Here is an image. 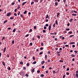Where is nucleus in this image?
<instances>
[{"mask_svg": "<svg viewBox=\"0 0 78 78\" xmlns=\"http://www.w3.org/2000/svg\"><path fill=\"white\" fill-rule=\"evenodd\" d=\"M2 64H3V66H5V63L3 62H2Z\"/></svg>", "mask_w": 78, "mask_h": 78, "instance_id": "obj_16", "label": "nucleus"}, {"mask_svg": "<svg viewBox=\"0 0 78 78\" xmlns=\"http://www.w3.org/2000/svg\"><path fill=\"white\" fill-rule=\"evenodd\" d=\"M44 63H45V62H44V61H43L41 62V64H44Z\"/></svg>", "mask_w": 78, "mask_h": 78, "instance_id": "obj_6", "label": "nucleus"}, {"mask_svg": "<svg viewBox=\"0 0 78 78\" xmlns=\"http://www.w3.org/2000/svg\"><path fill=\"white\" fill-rule=\"evenodd\" d=\"M76 76H77V77H78V73H76Z\"/></svg>", "mask_w": 78, "mask_h": 78, "instance_id": "obj_59", "label": "nucleus"}, {"mask_svg": "<svg viewBox=\"0 0 78 78\" xmlns=\"http://www.w3.org/2000/svg\"><path fill=\"white\" fill-rule=\"evenodd\" d=\"M6 47H5L4 49V53H5V51L6 50Z\"/></svg>", "mask_w": 78, "mask_h": 78, "instance_id": "obj_11", "label": "nucleus"}, {"mask_svg": "<svg viewBox=\"0 0 78 78\" xmlns=\"http://www.w3.org/2000/svg\"><path fill=\"white\" fill-rule=\"evenodd\" d=\"M17 9H15L14 12H16V11H17Z\"/></svg>", "mask_w": 78, "mask_h": 78, "instance_id": "obj_47", "label": "nucleus"}, {"mask_svg": "<svg viewBox=\"0 0 78 78\" xmlns=\"http://www.w3.org/2000/svg\"><path fill=\"white\" fill-rule=\"evenodd\" d=\"M50 30H51V25H50L49 27V30L50 31Z\"/></svg>", "mask_w": 78, "mask_h": 78, "instance_id": "obj_5", "label": "nucleus"}, {"mask_svg": "<svg viewBox=\"0 0 78 78\" xmlns=\"http://www.w3.org/2000/svg\"><path fill=\"white\" fill-rule=\"evenodd\" d=\"M69 70V68H67V69H66L67 71H68Z\"/></svg>", "mask_w": 78, "mask_h": 78, "instance_id": "obj_41", "label": "nucleus"}, {"mask_svg": "<svg viewBox=\"0 0 78 78\" xmlns=\"http://www.w3.org/2000/svg\"><path fill=\"white\" fill-rule=\"evenodd\" d=\"M8 21V20H6L4 21V23H6V22Z\"/></svg>", "mask_w": 78, "mask_h": 78, "instance_id": "obj_25", "label": "nucleus"}, {"mask_svg": "<svg viewBox=\"0 0 78 78\" xmlns=\"http://www.w3.org/2000/svg\"><path fill=\"white\" fill-rule=\"evenodd\" d=\"M33 59L34 60H35V57H33Z\"/></svg>", "mask_w": 78, "mask_h": 78, "instance_id": "obj_52", "label": "nucleus"}, {"mask_svg": "<svg viewBox=\"0 0 78 78\" xmlns=\"http://www.w3.org/2000/svg\"><path fill=\"white\" fill-rule=\"evenodd\" d=\"M46 73H48V70H47L46 72H45Z\"/></svg>", "mask_w": 78, "mask_h": 78, "instance_id": "obj_62", "label": "nucleus"}, {"mask_svg": "<svg viewBox=\"0 0 78 78\" xmlns=\"http://www.w3.org/2000/svg\"><path fill=\"white\" fill-rule=\"evenodd\" d=\"M32 31H33V30H32V29H30V30H29V32H32Z\"/></svg>", "mask_w": 78, "mask_h": 78, "instance_id": "obj_28", "label": "nucleus"}, {"mask_svg": "<svg viewBox=\"0 0 78 78\" xmlns=\"http://www.w3.org/2000/svg\"><path fill=\"white\" fill-rule=\"evenodd\" d=\"M34 2H32L31 3V5H33V4H34Z\"/></svg>", "mask_w": 78, "mask_h": 78, "instance_id": "obj_30", "label": "nucleus"}, {"mask_svg": "<svg viewBox=\"0 0 78 78\" xmlns=\"http://www.w3.org/2000/svg\"><path fill=\"white\" fill-rule=\"evenodd\" d=\"M71 13H73L74 12V10H72L71 11Z\"/></svg>", "mask_w": 78, "mask_h": 78, "instance_id": "obj_37", "label": "nucleus"}, {"mask_svg": "<svg viewBox=\"0 0 78 78\" xmlns=\"http://www.w3.org/2000/svg\"><path fill=\"white\" fill-rule=\"evenodd\" d=\"M45 26H46V27H48V24H45Z\"/></svg>", "mask_w": 78, "mask_h": 78, "instance_id": "obj_45", "label": "nucleus"}, {"mask_svg": "<svg viewBox=\"0 0 78 78\" xmlns=\"http://www.w3.org/2000/svg\"><path fill=\"white\" fill-rule=\"evenodd\" d=\"M8 70H11V68L10 67H9Z\"/></svg>", "mask_w": 78, "mask_h": 78, "instance_id": "obj_51", "label": "nucleus"}, {"mask_svg": "<svg viewBox=\"0 0 78 78\" xmlns=\"http://www.w3.org/2000/svg\"><path fill=\"white\" fill-rule=\"evenodd\" d=\"M68 33L69 34H72L73 33L72 32H69Z\"/></svg>", "mask_w": 78, "mask_h": 78, "instance_id": "obj_24", "label": "nucleus"}, {"mask_svg": "<svg viewBox=\"0 0 78 78\" xmlns=\"http://www.w3.org/2000/svg\"><path fill=\"white\" fill-rule=\"evenodd\" d=\"M30 45H33V43L32 42H31L30 43Z\"/></svg>", "mask_w": 78, "mask_h": 78, "instance_id": "obj_33", "label": "nucleus"}, {"mask_svg": "<svg viewBox=\"0 0 78 78\" xmlns=\"http://www.w3.org/2000/svg\"><path fill=\"white\" fill-rule=\"evenodd\" d=\"M48 15L47 14L46 15V19H48Z\"/></svg>", "mask_w": 78, "mask_h": 78, "instance_id": "obj_14", "label": "nucleus"}, {"mask_svg": "<svg viewBox=\"0 0 78 78\" xmlns=\"http://www.w3.org/2000/svg\"><path fill=\"white\" fill-rule=\"evenodd\" d=\"M20 16L21 17H23V16L22 14H20Z\"/></svg>", "mask_w": 78, "mask_h": 78, "instance_id": "obj_48", "label": "nucleus"}, {"mask_svg": "<svg viewBox=\"0 0 78 78\" xmlns=\"http://www.w3.org/2000/svg\"><path fill=\"white\" fill-rule=\"evenodd\" d=\"M34 2H38V0H33Z\"/></svg>", "mask_w": 78, "mask_h": 78, "instance_id": "obj_13", "label": "nucleus"}, {"mask_svg": "<svg viewBox=\"0 0 78 78\" xmlns=\"http://www.w3.org/2000/svg\"><path fill=\"white\" fill-rule=\"evenodd\" d=\"M73 20V19H71L70 20L69 22H72Z\"/></svg>", "mask_w": 78, "mask_h": 78, "instance_id": "obj_21", "label": "nucleus"}, {"mask_svg": "<svg viewBox=\"0 0 78 78\" xmlns=\"http://www.w3.org/2000/svg\"><path fill=\"white\" fill-rule=\"evenodd\" d=\"M42 69H44V68H45V66H42Z\"/></svg>", "mask_w": 78, "mask_h": 78, "instance_id": "obj_57", "label": "nucleus"}, {"mask_svg": "<svg viewBox=\"0 0 78 78\" xmlns=\"http://www.w3.org/2000/svg\"><path fill=\"white\" fill-rule=\"evenodd\" d=\"M5 37H3L2 39V41H3V39H5Z\"/></svg>", "mask_w": 78, "mask_h": 78, "instance_id": "obj_40", "label": "nucleus"}, {"mask_svg": "<svg viewBox=\"0 0 78 78\" xmlns=\"http://www.w3.org/2000/svg\"><path fill=\"white\" fill-rule=\"evenodd\" d=\"M20 64H23V62H20Z\"/></svg>", "mask_w": 78, "mask_h": 78, "instance_id": "obj_31", "label": "nucleus"}, {"mask_svg": "<svg viewBox=\"0 0 78 78\" xmlns=\"http://www.w3.org/2000/svg\"><path fill=\"white\" fill-rule=\"evenodd\" d=\"M41 46H43V45H44V43H43L42 42L41 43Z\"/></svg>", "mask_w": 78, "mask_h": 78, "instance_id": "obj_46", "label": "nucleus"}, {"mask_svg": "<svg viewBox=\"0 0 78 78\" xmlns=\"http://www.w3.org/2000/svg\"><path fill=\"white\" fill-rule=\"evenodd\" d=\"M29 36V34H27V35H26L25 37H28Z\"/></svg>", "mask_w": 78, "mask_h": 78, "instance_id": "obj_38", "label": "nucleus"}, {"mask_svg": "<svg viewBox=\"0 0 78 78\" xmlns=\"http://www.w3.org/2000/svg\"><path fill=\"white\" fill-rule=\"evenodd\" d=\"M27 2H23L22 4V6H24V5H25V4H26V3H27Z\"/></svg>", "mask_w": 78, "mask_h": 78, "instance_id": "obj_2", "label": "nucleus"}, {"mask_svg": "<svg viewBox=\"0 0 78 78\" xmlns=\"http://www.w3.org/2000/svg\"><path fill=\"white\" fill-rule=\"evenodd\" d=\"M16 29H13V33H15V31H16Z\"/></svg>", "mask_w": 78, "mask_h": 78, "instance_id": "obj_9", "label": "nucleus"}, {"mask_svg": "<svg viewBox=\"0 0 78 78\" xmlns=\"http://www.w3.org/2000/svg\"><path fill=\"white\" fill-rule=\"evenodd\" d=\"M12 44H14V41L13 40L12 41Z\"/></svg>", "mask_w": 78, "mask_h": 78, "instance_id": "obj_42", "label": "nucleus"}, {"mask_svg": "<svg viewBox=\"0 0 78 78\" xmlns=\"http://www.w3.org/2000/svg\"><path fill=\"white\" fill-rule=\"evenodd\" d=\"M75 42H72L70 43V44H75Z\"/></svg>", "mask_w": 78, "mask_h": 78, "instance_id": "obj_7", "label": "nucleus"}, {"mask_svg": "<svg viewBox=\"0 0 78 78\" xmlns=\"http://www.w3.org/2000/svg\"><path fill=\"white\" fill-rule=\"evenodd\" d=\"M71 56H72V57H73V58H74V57H75V55H74L72 54L71 55Z\"/></svg>", "mask_w": 78, "mask_h": 78, "instance_id": "obj_10", "label": "nucleus"}, {"mask_svg": "<svg viewBox=\"0 0 78 78\" xmlns=\"http://www.w3.org/2000/svg\"><path fill=\"white\" fill-rule=\"evenodd\" d=\"M32 72H34V69H32Z\"/></svg>", "mask_w": 78, "mask_h": 78, "instance_id": "obj_23", "label": "nucleus"}, {"mask_svg": "<svg viewBox=\"0 0 78 78\" xmlns=\"http://www.w3.org/2000/svg\"><path fill=\"white\" fill-rule=\"evenodd\" d=\"M13 19H14V17H10V19L11 20Z\"/></svg>", "mask_w": 78, "mask_h": 78, "instance_id": "obj_39", "label": "nucleus"}, {"mask_svg": "<svg viewBox=\"0 0 78 78\" xmlns=\"http://www.w3.org/2000/svg\"><path fill=\"white\" fill-rule=\"evenodd\" d=\"M37 37L38 39H40V36L39 35H38L37 36Z\"/></svg>", "mask_w": 78, "mask_h": 78, "instance_id": "obj_54", "label": "nucleus"}, {"mask_svg": "<svg viewBox=\"0 0 78 78\" xmlns=\"http://www.w3.org/2000/svg\"><path fill=\"white\" fill-rule=\"evenodd\" d=\"M37 73H40V70H38L37 71Z\"/></svg>", "mask_w": 78, "mask_h": 78, "instance_id": "obj_60", "label": "nucleus"}, {"mask_svg": "<svg viewBox=\"0 0 78 78\" xmlns=\"http://www.w3.org/2000/svg\"><path fill=\"white\" fill-rule=\"evenodd\" d=\"M23 69L24 70H25L26 69V68L25 67H23Z\"/></svg>", "mask_w": 78, "mask_h": 78, "instance_id": "obj_61", "label": "nucleus"}, {"mask_svg": "<svg viewBox=\"0 0 78 78\" xmlns=\"http://www.w3.org/2000/svg\"><path fill=\"white\" fill-rule=\"evenodd\" d=\"M34 29H36V26H34Z\"/></svg>", "mask_w": 78, "mask_h": 78, "instance_id": "obj_53", "label": "nucleus"}, {"mask_svg": "<svg viewBox=\"0 0 78 78\" xmlns=\"http://www.w3.org/2000/svg\"><path fill=\"white\" fill-rule=\"evenodd\" d=\"M66 31H69V30H70V29L69 28H66Z\"/></svg>", "mask_w": 78, "mask_h": 78, "instance_id": "obj_17", "label": "nucleus"}, {"mask_svg": "<svg viewBox=\"0 0 78 78\" xmlns=\"http://www.w3.org/2000/svg\"><path fill=\"white\" fill-rule=\"evenodd\" d=\"M60 55H61L60 54H58V56H60Z\"/></svg>", "mask_w": 78, "mask_h": 78, "instance_id": "obj_63", "label": "nucleus"}, {"mask_svg": "<svg viewBox=\"0 0 78 78\" xmlns=\"http://www.w3.org/2000/svg\"><path fill=\"white\" fill-rule=\"evenodd\" d=\"M43 1V0H41L40 2V3H42V2Z\"/></svg>", "mask_w": 78, "mask_h": 78, "instance_id": "obj_58", "label": "nucleus"}, {"mask_svg": "<svg viewBox=\"0 0 78 78\" xmlns=\"http://www.w3.org/2000/svg\"><path fill=\"white\" fill-rule=\"evenodd\" d=\"M14 15L15 16H17V14L16 13H14Z\"/></svg>", "mask_w": 78, "mask_h": 78, "instance_id": "obj_55", "label": "nucleus"}, {"mask_svg": "<svg viewBox=\"0 0 78 78\" xmlns=\"http://www.w3.org/2000/svg\"><path fill=\"white\" fill-rule=\"evenodd\" d=\"M45 59H47V55H46L45 56Z\"/></svg>", "mask_w": 78, "mask_h": 78, "instance_id": "obj_32", "label": "nucleus"}, {"mask_svg": "<svg viewBox=\"0 0 78 78\" xmlns=\"http://www.w3.org/2000/svg\"><path fill=\"white\" fill-rule=\"evenodd\" d=\"M55 25H56V23H54L53 25V27H55Z\"/></svg>", "mask_w": 78, "mask_h": 78, "instance_id": "obj_29", "label": "nucleus"}, {"mask_svg": "<svg viewBox=\"0 0 78 78\" xmlns=\"http://www.w3.org/2000/svg\"><path fill=\"white\" fill-rule=\"evenodd\" d=\"M26 77H28V74H26Z\"/></svg>", "mask_w": 78, "mask_h": 78, "instance_id": "obj_35", "label": "nucleus"}, {"mask_svg": "<svg viewBox=\"0 0 78 78\" xmlns=\"http://www.w3.org/2000/svg\"><path fill=\"white\" fill-rule=\"evenodd\" d=\"M55 6H57V5H58V3L57 2H55Z\"/></svg>", "mask_w": 78, "mask_h": 78, "instance_id": "obj_15", "label": "nucleus"}, {"mask_svg": "<svg viewBox=\"0 0 78 78\" xmlns=\"http://www.w3.org/2000/svg\"><path fill=\"white\" fill-rule=\"evenodd\" d=\"M44 30H46V29H47V27L44 26Z\"/></svg>", "mask_w": 78, "mask_h": 78, "instance_id": "obj_34", "label": "nucleus"}, {"mask_svg": "<svg viewBox=\"0 0 78 78\" xmlns=\"http://www.w3.org/2000/svg\"><path fill=\"white\" fill-rule=\"evenodd\" d=\"M27 11H25V12H24V14H27Z\"/></svg>", "mask_w": 78, "mask_h": 78, "instance_id": "obj_18", "label": "nucleus"}, {"mask_svg": "<svg viewBox=\"0 0 78 78\" xmlns=\"http://www.w3.org/2000/svg\"><path fill=\"white\" fill-rule=\"evenodd\" d=\"M40 50H43V49H44V48H43L41 47L40 48Z\"/></svg>", "mask_w": 78, "mask_h": 78, "instance_id": "obj_36", "label": "nucleus"}, {"mask_svg": "<svg viewBox=\"0 0 78 78\" xmlns=\"http://www.w3.org/2000/svg\"><path fill=\"white\" fill-rule=\"evenodd\" d=\"M40 76L41 77H42V78H43V77H44V75L43 74H41V76Z\"/></svg>", "mask_w": 78, "mask_h": 78, "instance_id": "obj_3", "label": "nucleus"}, {"mask_svg": "<svg viewBox=\"0 0 78 78\" xmlns=\"http://www.w3.org/2000/svg\"><path fill=\"white\" fill-rule=\"evenodd\" d=\"M33 64H36V62L34 61L33 62Z\"/></svg>", "mask_w": 78, "mask_h": 78, "instance_id": "obj_27", "label": "nucleus"}, {"mask_svg": "<svg viewBox=\"0 0 78 78\" xmlns=\"http://www.w3.org/2000/svg\"><path fill=\"white\" fill-rule=\"evenodd\" d=\"M67 26L69 27L70 26V23H68L67 25Z\"/></svg>", "mask_w": 78, "mask_h": 78, "instance_id": "obj_44", "label": "nucleus"}, {"mask_svg": "<svg viewBox=\"0 0 78 78\" xmlns=\"http://www.w3.org/2000/svg\"><path fill=\"white\" fill-rule=\"evenodd\" d=\"M14 4H15V2H13V3H12V5H14Z\"/></svg>", "mask_w": 78, "mask_h": 78, "instance_id": "obj_64", "label": "nucleus"}, {"mask_svg": "<svg viewBox=\"0 0 78 78\" xmlns=\"http://www.w3.org/2000/svg\"><path fill=\"white\" fill-rule=\"evenodd\" d=\"M59 62H64V61L62 60H60Z\"/></svg>", "mask_w": 78, "mask_h": 78, "instance_id": "obj_19", "label": "nucleus"}, {"mask_svg": "<svg viewBox=\"0 0 78 78\" xmlns=\"http://www.w3.org/2000/svg\"><path fill=\"white\" fill-rule=\"evenodd\" d=\"M52 72L53 73H56V72L55 71V70H53L52 71Z\"/></svg>", "mask_w": 78, "mask_h": 78, "instance_id": "obj_26", "label": "nucleus"}, {"mask_svg": "<svg viewBox=\"0 0 78 78\" xmlns=\"http://www.w3.org/2000/svg\"><path fill=\"white\" fill-rule=\"evenodd\" d=\"M66 75H69V73H66Z\"/></svg>", "mask_w": 78, "mask_h": 78, "instance_id": "obj_49", "label": "nucleus"}, {"mask_svg": "<svg viewBox=\"0 0 78 78\" xmlns=\"http://www.w3.org/2000/svg\"><path fill=\"white\" fill-rule=\"evenodd\" d=\"M55 23H56V24L57 25H58V21H57V20H55Z\"/></svg>", "mask_w": 78, "mask_h": 78, "instance_id": "obj_4", "label": "nucleus"}, {"mask_svg": "<svg viewBox=\"0 0 78 78\" xmlns=\"http://www.w3.org/2000/svg\"><path fill=\"white\" fill-rule=\"evenodd\" d=\"M20 12H19L18 13V16H19V15H20Z\"/></svg>", "mask_w": 78, "mask_h": 78, "instance_id": "obj_43", "label": "nucleus"}, {"mask_svg": "<svg viewBox=\"0 0 78 78\" xmlns=\"http://www.w3.org/2000/svg\"><path fill=\"white\" fill-rule=\"evenodd\" d=\"M45 31H46L45 30H43V33H45Z\"/></svg>", "mask_w": 78, "mask_h": 78, "instance_id": "obj_56", "label": "nucleus"}, {"mask_svg": "<svg viewBox=\"0 0 78 78\" xmlns=\"http://www.w3.org/2000/svg\"><path fill=\"white\" fill-rule=\"evenodd\" d=\"M61 51H58L57 52H56V53L57 54H58V53H61Z\"/></svg>", "mask_w": 78, "mask_h": 78, "instance_id": "obj_22", "label": "nucleus"}, {"mask_svg": "<svg viewBox=\"0 0 78 78\" xmlns=\"http://www.w3.org/2000/svg\"><path fill=\"white\" fill-rule=\"evenodd\" d=\"M11 15V13L10 12H9L7 14V16H10Z\"/></svg>", "mask_w": 78, "mask_h": 78, "instance_id": "obj_1", "label": "nucleus"}, {"mask_svg": "<svg viewBox=\"0 0 78 78\" xmlns=\"http://www.w3.org/2000/svg\"><path fill=\"white\" fill-rule=\"evenodd\" d=\"M72 16H76V14H72Z\"/></svg>", "mask_w": 78, "mask_h": 78, "instance_id": "obj_8", "label": "nucleus"}, {"mask_svg": "<svg viewBox=\"0 0 78 78\" xmlns=\"http://www.w3.org/2000/svg\"><path fill=\"white\" fill-rule=\"evenodd\" d=\"M43 53V52H40L39 55H42V54Z\"/></svg>", "mask_w": 78, "mask_h": 78, "instance_id": "obj_20", "label": "nucleus"}, {"mask_svg": "<svg viewBox=\"0 0 78 78\" xmlns=\"http://www.w3.org/2000/svg\"><path fill=\"white\" fill-rule=\"evenodd\" d=\"M73 36H74V35H72L69 36V37H73Z\"/></svg>", "mask_w": 78, "mask_h": 78, "instance_id": "obj_12", "label": "nucleus"}, {"mask_svg": "<svg viewBox=\"0 0 78 78\" xmlns=\"http://www.w3.org/2000/svg\"><path fill=\"white\" fill-rule=\"evenodd\" d=\"M75 47V45H72V47L73 48H74V47Z\"/></svg>", "mask_w": 78, "mask_h": 78, "instance_id": "obj_50", "label": "nucleus"}]
</instances>
